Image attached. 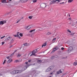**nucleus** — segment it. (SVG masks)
<instances>
[{
  "label": "nucleus",
  "instance_id": "1",
  "mask_svg": "<svg viewBox=\"0 0 77 77\" xmlns=\"http://www.w3.org/2000/svg\"><path fill=\"white\" fill-rule=\"evenodd\" d=\"M22 70H14L13 71L11 72H10V73L11 74H18L19 73H21V72H22Z\"/></svg>",
  "mask_w": 77,
  "mask_h": 77
},
{
  "label": "nucleus",
  "instance_id": "2",
  "mask_svg": "<svg viewBox=\"0 0 77 77\" xmlns=\"http://www.w3.org/2000/svg\"><path fill=\"white\" fill-rule=\"evenodd\" d=\"M37 50L35 49L32 52V54L30 55V56H35V54L37 53Z\"/></svg>",
  "mask_w": 77,
  "mask_h": 77
},
{
  "label": "nucleus",
  "instance_id": "3",
  "mask_svg": "<svg viewBox=\"0 0 77 77\" xmlns=\"http://www.w3.org/2000/svg\"><path fill=\"white\" fill-rule=\"evenodd\" d=\"M42 7L43 8H46V7H47V8H48V7H49V6L47 5V3H43L42 4Z\"/></svg>",
  "mask_w": 77,
  "mask_h": 77
},
{
  "label": "nucleus",
  "instance_id": "4",
  "mask_svg": "<svg viewBox=\"0 0 77 77\" xmlns=\"http://www.w3.org/2000/svg\"><path fill=\"white\" fill-rule=\"evenodd\" d=\"M58 3V0H56V1L53 0L50 2V4L51 5L53 3Z\"/></svg>",
  "mask_w": 77,
  "mask_h": 77
},
{
  "label": "nucleus",
  "instance_id": "5",
  "mask_svg": "<svg viewBox=\"0 0 77 77\" xmlns=\"http://www.w3.org/2000/svg\"><path fill=\"white\" fill-rule=\"evenodd\" d=\"M58 49V48L57 47H55L54 48L53 50L51 52V54H53V53H54L55 51H56Z\"/></svg>",
  "mask_w": 77,
  "mask_h": 77
},
{
  "label": "nucleus",
  "instance_id": "6",
  "mask_svg": "<svg viewBox=\"0 0 77 77\" xmlns=\"http://www.w3.org/2000/svg\"><path fill=\"white\" fill-rule=\"evenodd\" d=\"M6 23V20H3L0 22V25H3L4 24H5Z\"/></svg>",
  "mask_w": 77,
  "mask_h": 77
},
{
  "label": "nucleus",
  "instance_id": "7",
  "mask_svg": "<svg viewBox=\"0 0 77 77\" xmlns=\"http://www.w3.org/2000/svg\"><path fill=\"white\" fill-rule=\"evenodd\" d=\"M29 66V65H26L23 68L22 71H25V70H26Z\"/></svg>",
  "mask_w": 77,
  "mask_h": 77
},
{
  "label": "nucleus",
  "instance_id": "8",
  "mask_svg": "<svg viewBox=\"0 0 77 77\" xmlns=\"http://www.w3.org/2000/svg\"><path fill=\"white\" fill-rule=\"evenodd\" d=\"M12 62V60L11 59H10L8 60L7 63H11V62Z\"/></svg>",
  "mask_w": 77,
  "mask_h": 77
},
{
  "label": "nucleus",
  "instance_id": "9",
  "mask_svg": "<svg viewBox=\"0 0 77 77\" xmlns=\"http://www.w3.org/2000/svg\"><path fill=\"white\" fill-rule=\"evenodd\" d=\"M72 47H70L69 48V51H72Z\"/></svg>",
  "mask_w": 77,
  "mask_h": 77
},
{
  "label": "nucleus",
  "instance_id": "10",
  "mask_svg": "<svg viewBox=\"0 0 77 77\" xmlns=\"http://www.w3.org/2000/svg\"><path fill=\"white\" fill-rule=\"evenodd\" d=\"M19 33H20V32H17V34L16 35H14V37H18V36H19V35L18 34H19Z\"/></svg>",
  "mask_w": 77,
  "mask_h": 77
},
{
  "label": "nucleus",
  "instance_id": "11",
  "mask_svg": "<svg viewBox=\"0 0 77 77\" xmlns=\"http://www.w3.org/2000/svg\"><path fill=\"white\" fill-rule=\"evenodd\" d=\"M28 0H20V1L22 3H24V2H26Z\"/></svg>",
  "mask_w": 77,
  "mask_h": 77
},
{
  "label": "nucleus",
  "instance_id": "12",
  "mask_svg": "<svg viewBox=\"0 0 77 77\" xmlns=\"http://www.w3.org/2000/svg\"><path fill=\"white\" fill-rule=\"evenodd\" d=\"M55 71H56V69H55L53 71L51 72L50 73V74L51 75H52V74H53V73L54 72H55Z\"/></svg>",
  "mask_w": 77,
  "mask_h": 77
},
{
  "label": "nucleus",
  "instance_id": "13",
  "mask_svg": "<svg viewBox=\"0 0 77 77\" xmlns=\"http://www.w3.org/2000/svg\"><path fill=\"white\" fill-rule=\"evenodd\" d=\"M46 45H47V43L45 42L43 44L42 46V47H45Z\"/></svg>",
  "mask_w": 77,
  "mask_h": 77
},
{
  "label": "nucleus",
  "instance_id": "14",
  "mask_svg": "<svg viewBox=\"0 0 77 77\" xmlns=\"http://www.w3.org/2000/svg\"><path fill=\"white\" fill-rule=\"evenodd\" d=\"M2 2L3 3H7L6 0H2Z\"/></svg>",
  "mask_w": 77,
  "mask_h": 77
},
{
  "label": "nucleus",
  "instance_id": "15",
  "mask_svg": "<svg viewBox=\"0 0 77 77\" xmlns=\"http://www.w3.org/2000/svg\"><path fill=\"white\" fill-rule=\"evenodd\" d=\"M60 73H62V71L61 70V69H60L59 71L58 72V74H60Z\"/></svg>",
  "mask_w": 77,
  "mask_h": 77
},
{
  "label": "nucleus",
  "instance_id": "16",
  "mask_svg": "<svg viewBox=\"0 0 77 77\" xmlns=\"http://www.w3.org/2000/svg\"><path fill=\"white\" fill-rule=\"evenodd\" d=\"M36 71H35V70L33 71L32 72V75H34V74H35V73H36Z\"/></svg>",
  "mask_w": 77,
  "mask_h": 77
},
{
  "label": "nucleus",
  "instance_id": "17",
  "mask_svg": "<svg viewBox=\"0 0 77 77\" xmlns=\"http://www.w3.org/2000/svg\"><path fill=\"white\" fill-rule=\"evenodd\" d=\"M49 68H50V69H51V70H52V69H53L54 68V66H50Z\"/></svg>",
  "mask_w": 77,
  "mask_h": 77
},
{
  "label": "nucleus",
  "instance_id": "18",
  "mask_svg": "<svg viewBox=\"0 0 77 77\" xmlns=\"http://www.w3.org/2000/svg\"><path fill=\"white\" fill-rule=\"evenodd\" d=\"M14 39H12L10 41V43L12 44L14 42Z\"/></svg>",
  "mask_w": 77,
  "mask_h": 77
},
{
  "label": "nucleus",
  "instance_id": "19",
  "mask_svg": "<svg viewBox=\"0 0 77 77\" xmlns=\"http://www.w3.org/2000/svg\"><path fill=\"white\" fill-rule=\"evenodd\" d=\"M11 38H12V37H9L7 38V40L8 41L9 40H10V39H11Z\"/></svg>",
  "mask_w": 77,
  "mask_h": 77
},
{
  "label": "nucleus",
  "instance_id": "20",
  "mask_svg": "<svg viewBox=\"0 0 77 77\" xmlns=\"http://www.w3.org/2000/svg\"><path fill=\"white\" fill-rule=\"evenodd\" d=\"M54 58H55L54 56H52L51 57V59H52V60L54 59Z\"/></svg>",
  "mask_w": 77,
  "mask_h": 77
},
{
  "label": "nucleus",
  "instance_id": "21",
  "mask_svg": "<svg viewBox=\"0 0 77 77\" xmlns=\"http://www.w3.org/2000/svg\"><path fill=\"white\" fill-rule=\"evenodd\" d=\"M34 31H35V29H33L30 31L29 33H32V32H34Z\"/></svg>",
  "mask_w": 77,
  "mask_h": 77
},
{
  "label": "nucleus",
  "instance_id": "22",
  "mask_svg": "<svg viewBox=\"0 0 77 77\" xmlns=\"http://www.w3.org/2000/svg\"><path fill=\"white\" fill-rule=\"evenodd\" d=\"M73 0H68V3H71V2H72L73 1Z\"/></svg>",
  "mask_w": 77,
  "mask_h": 77
},
{
  "label": "nucleus",
  "instance_id": "23",
  "mask_svg": "<svg viewBox=\"0 0 77 77\" xmlns=\"http://www.w3.org/2000/svg\"><path fill=\"white\" fill-rule=\"evenodd\" d=\"M24 45L25 46H28V45H29V44H28L27 43H25L24 44Z\"/></svg>",
  "mask_w": 77,
  "mask_h": 77
},
{
  "label": "nucleus",
  "instance_id": "24",
  "mask_svg": "<svg viewBox=\"0 0 77 77\" xmlns=\"http://www.w3.org/2000/svg\"><path fill=\"white\" fill-rule=\"evenodd\" d=\"M32 2L33 3H36V2H37V0H32Z\"/></svg>",
  "mask_w": 77,
  "mask_h": 77
},
{
  "label": "nucleus",
  "instance_id": "25",
  "mask_svg": "<svg viewBox=\"0 0 77 77\" xmlns=\"http://www.w3.org/2000/svg\"><path fill=\"white\" fill-rule=\"evenodd\" d=\"M29 28V29L30 28H31V26H27L25 28L26 29H27V28Z\"/></svg>",
  "mask_w": 77,
  "mask_h": 77
},
{
  "label": "nucleus",
  "instance_id": "26",
  "mask_svg": "<svg viewBox=\"0 0 77 77\" xmlns=\"http://www.w3.org/2000/svg\"><path fill=\"white\" fill-rule=\"evenodd\" d=\"M33 17V16H30L29 17V19H30V20H31V19H32V17Z\"/></svg>",
  "mask_w": 77,
  "mask_h": 77
},
{
  "label": "nucleus",
  "instance_id": "27",
  "mask_svg": "<svg viewBox=\"0 0 77 77\" xmlns=\"http://www.w3.org/2000/svg\"><path fill=\"white\" fill-rule=\"evenodd\" d=\"M54 56L55 58H57L58 57V55H57L56 54Z\"/></svg>",
  "mask_w": 77,
  "mask_h": 77
},
{
  "label": "nucleus",
  "instance_id": "28",
  "mask_svg": "<svg viewBox=\"0 0 77 77\" xmlns=\"http://www.w3.org/2000/svg\"><path fill=\"white\" fill-rule=\"evenodd\" d=\"M77 65V62H75L73 64V65L75 66L76 65Z\"/></svg>",
  "mask_w": 77,
  "mask_h": 77
},
{
  "label": "nucleus",
  "instance_id": "29",
  "mask_svg": "<svg viewBox=\"0 0 77 77\" xmlns=\"http://www.w3.org/2000/svg\"><path fill=\"white\" fill-rule=\"evenodd\" d=\"M19 35L20 36H21V37H23V35L22 33H20L19 34Z\"/></svg>",
  "mask_w": 77,
  "mask_h": 77
},
{
  "label": "nucleus",
  "instance_id": "30",
  "mask_svg": "<svg viewBox=\"0 0 77 77\" xmlns=\"http://www.w3.org/2000/svg\"><path fill=\"white\" fill-rule=\"evenodd\" d=\"M6 60H5L3 63V65H4V64H5V63H6Z\"/></svg>",
  "mask_w": 77,
  "mask_h": 77
},
{
  "label": "nucleus",
  "instance_id": "31",
  "mask_svg": "<svg viewBox=\"0 0 77 77\" xmlns=\"http://www.w3.org/2000/svg\"><path fill=\"white\" fill-rule=\"evenodd\" d=\"M5 36H2V37L1 38V39H3V38H5Z\"/></svg>",
  "mask_w": 77,
  "mask_h": 77
},
{
  "label": "nucleus",
  "instance_id": "32",
  "mask_svg": "<svg viewBox=\"0 0 77 77\" xmlns=\"http://www.w3.org/2000/svg\"><path fill=\"white\" fill-rule=\"evenodd\" d=\"M38 63H41V62H42V60H38Z\"/></svg>",
  "mask_w": 77,
  "mask_h": 77
},
{
  "label": "nucleus",
  "instance_id": "33",
  "mask_svg": "<svg viewBox=\"0 0 77 77\" xmlns=\"http://www.w3.org/2000/svg\"><path fill=\"white\" fill-rule=\"evenodd\" d=\"M50 71L49 69H48V68L46 70V72H48Z\"/></svg>",
  "mask_w": 77,
  "mask_h": 77
},
{
  "label": "nucleus",
  "instance_id": "34",
  "mask_svg": "<svg viewBox=\"0 0 77 77\" xmlns=\"http://www.w3.org/2000/svg\"><path fill=\"white\" fill-rule=\"evenodd\" d=\"M46 26L47 27H50V26H51V23L49 24L48 25H47V24Z\"/></svg>",
  "mask_w": 77,
  "mask_h": 77
},
{
  "label": "nucleus",
  "instance_id": "35",
  "mask_svg": "<svg viewBox=\"0 0 77 77\" xmlns=\"http://www.w3.org/2000/svg\"><path fill=\"white\" fill-rule=\"evenodd\" d=\"M67 32H69V33H71V31L69 30V29H68Z\"/></svg>",
  "mask_w": 77,
  "mask_h": 77
},
{
  "label": "nucleus",
  "instance_id": "36",
  "mask_svg": "<svg viewBox=\"0 0 77 77\" xmlns=\"http://www.w3.org/2000/svg\"><path fill=\"white\" fill-rule=\"evenodd\" d=\"M74 33H72L71 34H70V35H74Z\"/></svg>",
  "mask_w": 77,
  "mask_h": 77
},
{
  "label": "nucleus",
  "instance_id": "37",
  "mask_svg": "<svg viewBox=\"0 0 77 77\" xmlns=\"http://www.w3.org/2000/svg\"><path fill=\"white\" fill-rule=\"evenodd\" d=\"M67 17H70V14H69V13H68L67 14Z\"/></svg>",
  "mask_w": 77,
  "mask_h": 77
},
{
  "label": "nucleus",
  "instance_id": "38",
  "mask_svg": "<svg viewBox=\"0 0 77 77\" xmlns=\"http://www.w3.org/2000/svg\"><path fill=\"white\" fill-rule=\"evenodd\" d=\"M14 53H13L12 54H11L10 56L11 57V56H14Z\"/></svg>",
  "mask_w": 77,
  "mask_h": 77
},
{
  "label": "nucleus",
  "instance_id": "39",
  "mask_svg": "<svg viewBox=\"0 0 77 77\" xmlns=\"http://www.w3.org/2000/svg\"><path fill=\"white\" fill-rule=\"evenodd\" d=\"M66 58H67V57H63V59H66Z\"/></svg>",
  "mask_w": 77,
  "mask_h": 77
},
{
  "label": "nucleus",
  "instance_id": "40",
  "mask_svg": "<svg viewBox=\"0 0 77 77\" xmlns=\"http://www.w3.org/2000/svg\"><path fill=\"white\" fill-rule=\"evenodd\" d=\"M20 56H21V55L20 54H18L17 56V57H19Z\"/></svg>",
  "mask_w": 77,
  "mask_h": 77
},
{
  "label": "nucleus",
  "instance_id": "41",
  "mask_svg": "<svg viewBox=\"0 0 77 77\" xmlns=\"http://www.w3.org/2000/svg\"><path fill=\"white\" fill-rule=\"evenodd\" d=\"M2 45H3V44H5V42H2Z\"/></svg>",
  "mask_w": 77,
  "mask_h": 77
},
{
  "label": "nucleus",
  "instance_id": "42",
  "mask_svg": "<svg viewBox=\"0 0 77 77\" xmlns=\"http://www.w3.org/2000/svg\"><path fill=\"white\" fill-rule=\"evenodd\" d=\"M56 38H54L53 39V41H55V40H56Z\"/></svg>",
  "mask_w": 77,
  "mask_h": 77
},
{
  "label": "nucleus",
  "instance_id": "43",
  "mask_svg": "<svg viewBox=\"0 0 77 77\" xmlns=\"http://www.w3.org/2000/svg\"><path fill=\"white\" fill-rule=\"evenodd\" d=\"M75 24H71V26H75Z\"/></svg>",
  "mask_w": 77,
  "mask_h": 77
},
{
  "label": "nucleus",
  "instance_id": "44",
  "mask_svg": "<svg viewBox=\"0 0 77 77\" xmlns=\"http://www.w3.org/2000/svg\"><path fill=\"white\" fill-rule=\"evenodd\" d=\"M20 20H19L17 21L16 23H18L19 22H20Z\"/></svg>",
  "mask_w": 77,
  "mask_h": 77
},
{
  "label": "nucleus",
  "instance_id": "45",
  "mask_svg": "<svg viewBox=\"0 0 77 77\" xmlns=\"http://www.w3.org/2000/svg\"><path fill=\"white\" fill-rule=\"evenodd\" d=\"M48 69H49V71H51V69L49 67L48 68Z\"/></svg>",
  "mask_w": 77,
  "mask_h": 77
},
{
  "label": "nucleus",
  "instance_id": "46",
  "mask_svg": "<svg viewBox=\"0 0 77 77\" xmlns=\"http://www.w3.org/2000/svg\"><path fill=\"white\" fill-rule=\"evenodd\" d=\"M64 50V48H61V50Z\"/></svg>",
  "mask_w": 77,
  "mask_h": 77
},
{
  "label": "nucleus",
  "instance_id": "47",
  "mask_svg": "<svg viewBox=\"0 0 77 77\" xmlns=\"http://www.w3.org/2000/svg\"><path fill=\"white\" fill-rule=\"evenodd\" d=\"M9 58H10V57L9 56H8L7 57V59H9Z\"/></svg>",
  "mask_w": 77,
  "mask_h": 77
},
{
  "label": "nucleus",
  "instance_id": "48",
  "mask_svg": "<svg viewBox=\"0 0 77 77\" xmlns=\"http://www.w3.org/2000/svg\"><path fill=\"white\" fill-rule=\"evenodd\" d=\"M61 51H59V54H61Z\"/></svg>",
  "mask_w": 77,
  "mask_h": 77
},
{
  "label": "nucleus",
  "instance_id": "49",
  "mask_svg": "<svg viewBox=\"0 0 77 77\" xmlns=\"http://www.w3.org/2000/svg\"><path fill=\"white\" fill-rule=\"evenodd\" d=\"M31 60H29L28 62H31Z\"/></svg>",
  "mask_w": 77,
  "mask_h": 77
},
{
  "label": "nucleus",
  "instance_id": "50",
  "mask_svg": "<svg viewBox=\"0 0 77 77\" xmlns=\"http://www.w3.org/2000/svg\"><path fill=\"white\" fill-rule=\"evenodd\" d=\"M60 4H63V3H64V2H63L62 3H60Z\"/></svg>",
  "mask_w": 77,
  "mask_h": 77
},
{
  "label": "nucleus",
  "instance_id": "51",
  "mask_svg": "<svg viewBox=\"0 0 77 77\" xmlns=\"http://www.w3.org/2000/svg\"><path fill=\"white\" fill-rule=\"evenodd\" d=\"M25 63L26 65H27V64H28V63L27 62H26Z\"/></svg>",
  "mask_w": 77,
  "mask_h": 77
},
{
  "label": "nucleus",
  "instance_id": "52",
  "mask_svg": "<svg viewBox=\"0 0 77 77\" xmlns=\"http://www.w3.org/2000/svg\"><path fill=\"white\" fill-rule=\"evenodd\" d=\"M17 51V50H15V51H14V52L13 53H14H14H15L16 52V51Z\"/></svg>",
  "mask_w": 77,
  "mask_h": 77
},
{
  "label": "nucleus",
  "instance_id": "53",
  "mask_svg": "<svg viewBox=\"0 0 77 77\" xmlns=\"http://www.w3.org/2000/svg\"><path fill=\"white\" fill-rule=\"evenodd\" d=\"M18 62V60H16L15 61V62Z\"/></svg>",
  "mask_w": 77,
  "mask_h": 77
},
{
  "label": "nucleus",
  "instance_id": "54",
  "mask_svg": "<svg viewBox=\"0 0 77 77\" xmlns=\"http://www.w3.org/2000/svg\"><path fill=\"white\" fill-rule=\"evenodd\" d=\"M2 75H3L2 74V73H0V76H2Z\"/></svg>",
  "mask_w": 77,
  "mask_h": 77
},
{
  "label": "nucleus",
  "instance_id": "55",
  "mask_svg": "<svg viewBox=\"0 0 77 77\" xmlns=\"http://www.w3.org/2000/svg\"><path fill=\"white\" fill-rule=\"evenodd\" d=\"M61 1V0H58V2H60Z\"/></svg>",
  "mask_w": 77,
  "mask_h": 77
},
{
  "label": "nucleus",
  "instance_id": "56",
  "mask_svg": "<svg viewBox=\"0 0 77 77\" xmlns=\"http://www.w3.org/2000/svg\"><path fill=\"white\" fill-rule=\"evenodd\" d=\"M19 37V39H20L21 38V37H20V36L19 35V36H18Z\"/></svg>",
  "mask_w": 77,
  "mask_h": 77
},
{
  "label": "nucleus",
  "instance_id": "57",
  "mask_svg": "<svg viewBox=\"0 0 77 77\" xmlns=\"http://www.w3.org/2000/svg\"><path fill=\"white\" fill-rule=\"evenodd\" d=\"M72 18H71V17L69 18V20H71Z\"/></svg>",
  "mask_w": 77,
  "mask_h": 77
},
{
  "label": "nucleus",
  "instance_id": "58",
  "mask_svg": "<svg viewBox=\"0 0 77 77\" xmlns=\"http://www.w3.org/2000/svg\"><path fill=\"white\" fill-rule=\"evenodd\" d=\"M74 12V10H72L71 11V12Z\"/></svg>",
  "mask_w": 77,
  "mask_h": 77
},
{
  "label": "nucleus",
  "instance_id": "59",
  "mask_svg": "<svg viewBox=\"0 0 77 77\" xmlns=\"http://www.w3.org/2000/svg\"><path fill=\"white\" fill-rule=\"evenodd\" d=\"M12 47V46H11L10 47V48H11V47Z\"/></svg>",
  "mask_w": 77,
  "mask_h": 77
},
{
  "label": "nucleus",
  "instance_id": "60",
  "mask_svg": "<svg viewBox=\"0 0 77 77\" xmlns=\"http://www.w3.org/2000/svg\"><path fill=\"white\" fill-rule=\"evenodd\" d=\"M57 75L58 74V72H57Z\"/></svg>",
  "mask_w": 77,
  "mask_h": 77
},
{
  "label": "nucleus",
  "instance_id": "61",
  "mask_svg": "<svg viewBox=\"0 0 77 77\" xmlns=\"http://www.w3.org/2000/svg\"><path fill=\"white\" fill-rule=\"evenodd\" d=\"M56 75V76H57V75L56 74H55Z\"/></svg>",
  "mask_w": 77,
  "mask_h": 77
},
{
  "label": "nucleus",
  "instance_id": "62",
  "mask_svg": "<svg viewBox=\"0 0 77 77\" xmlns=\"http://www.w3.org/2000/svg\"><path fill=\"white\" fill-rule=\"evenodd\" d=\"M12 0H9V1H11Z\"/></svg>",
  "mask_w": 77,
  "mask_h": 77
},
{
  "label": "nucleus",
  "instance_id": "63",
  "mask_svg": "<svg viewBox=\"0 0 77 77\" xmlns=\"http://www.w3.org/2000/svg\"><path fill=\"white\" fill-rule=\"evenodd\" d=\"M49 77H51V76H50Z\"/></svg>",
  "mask_w": 77,
  "mask_h": 77
},
{
  "label": "nucleus",
  "instance_id": "64",
  "mask_svg": "<svg viewBox=\"0 0 77 77\" xmlns=\"http://www.w3.org/2000/svg\"><path fill=\"white\" fill-rule=\"evenodd\" d=\"M76 23H77V22H76Z\"/></svg>",
  "mask_w": 77,
  "mask_h": 77
}]
</instances>
